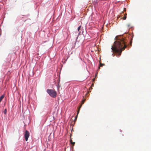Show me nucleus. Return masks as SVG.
Segmentation results:
<instances>
[{
  "instance_id": "9b49d317",
  "label": "nucleus",
  "mask_w": 151,
  "mask_h": 151,
  "mask_svg": "<svg viewBox=\"0 0 151 151\" xmlns=\"http://www.w3.org/2000/svg\"><path fill=\"white\" fill-rule=\"evenodd\" d=\"M81 26H79L78 28V31H79L81 28Z\"/></svg>"
},
{
  "instance_id": "f8f14e48",
  "label": "nucleus",
  "mask_w": 151,
  "mask_h": 151,
  "mask_svg": "<svg viewBox=\"0 0 151 151\" xmlns=\"http://www.w3.org/2000/svg\"><path fill=\"white\" fill-rule=\"evenodd\" d=\"M70 143H71L72 142V140L71 139H70Z\"/></svg>"
},
{
  "instance_id": "7ed1b4c3",
  "label": "nucleus",
  "mask_w": 151,
  "mask_h": 151,
  "mask_svg": "<svg viewBox=\"0 0 151 151\" xmlns=\"http://www.w3.org/2000/svg\"><path fill=\"white\" fill-rule=\"evenodd\" d=\"M29 136V132L27 131L26 130L25 132V133L24 134V137L25 138V139L26 141H27L28 139V138Z\"/></svg>"
},
{
  "instance_id": "f257e3e1",
  "label": "nucleus",
  "mask_w": 151,
  "mask_h": 151,
  "mask_svg": "<svg viewBox=\"0 0 151 151\" xmlns=\"http://www.w3.org/2000/svg\"><path fill=\"white\" fill-rule=\"evenodd\" d=\"M116 38L117 40L114 42V45L112 46L111 49L114 52L120 55L122 51L124 50L127 46V38L120 36H117Z\"/></svg>"
},
{
  "instance_id": "20e7f679",
  "label": "nucleus",
  "mask_w": 151,
  "mask_h": 151,
  "mask_svg": "<svg viewBox=\"0 0 151 151\" xmlns=\"http://www.w3.org/2000/svg\"><path fill=\"white\" fill-rule=\"evenodd\" d=\"M85 99H83L82 101V102H81V105L80 106H79V107L78 108V109H80V108L81 107L82 105L85 102Z\"/></svg>"
},
{
  "instance_id": "6e6552de",
  "label": "nucleus",
  "mask_w": 151,
  "mask_h": 151,
  "mask_svg": "<svg viewBox=\"0 0 151 151\" xmlns=\"http://www.w3.org/2000/svg\"><path fill=\"white\" fill-rule=\"evenodd\" d=\"M104 65V64L100 63V67H102Z\"/></svg>"
},
{
  "instance_id": "0eeeda50",
  "label": "nucleus",
  "mask_w": 151,
  "mask_h": 151,
  "mask_svg": "<svg viewBox=\"0 0 151 151\" xmlns=\"http://www.w3.org/2000/svg\"><path fill=\"white\" fill-rule=\"evenodd\" d=\"M79 111H80V109H78V111L77 112V115L75 117V119H77V116H78V113H79Z\"/></svg>"
},
{
  "instance_id": "39448f33",
  "label": "nucleus",
  "mask_w": 151,
  "mask_h": 151,
  "mask_svg": "<svg viewBox=\"0 0 151 151\" xmlns=\"http://www.w3.org/2000/svg\"><path fill=\"white\" fill-rule=\"evenodd\" d=\"M4 97V95H2L0 97V102L2 101V99Z\"/></svg>"
},
{
  "instance_id": "9d476101",
  "label": "nucleus",
  "mask_w": 151,
  "mask_h": 151,
  "mask_svg": "<svg viewBox=\"0 0 151 151\" xmlns=\"http://www.w3.org/2000/svg\"><path fill=\"white\" fill-rule=\"evenodd\" d=\"M7 113V110L6 109H5L4 111V113L5 114H6Z\"/></svg>"
},
{
  "instance_id": "423d86ee",
  "label": "nucleus",
  "mask_w": 151,
  "mask_h": 151,
  "mask_svg": "<svg viewBox=\"0 0 151 151\" xmlns=\"http://www.w3.org/2000/svg\"><path fill=\"white\" fill-rule=\"evenodd\" d=\"M127 14L126 13L125 14H124V16L122 18L123 19V20H125L127 18Z\"/></svg>"
},
{
  "instance_id": "1a4fd4ad",
  "label": "nucleus",
  "mask_w": 151,
  "mask_h": 151,
  "mask_svg": "<svg viewBox=\"0 0 151 151\" xmlns=\"http://www.w3.org/2000/svg\"><path fill=\"white\" fill-rule=\"evenodd\" d=\"M70 143L73 145V146H74V145H75V142H72L71 143Z\"/></svg>"
},
{
  "instance_id": "f03ea898",
  "label": "nucleus",
  "mask_w": 151,
  "mask_h": 151,
  "mask_svg": "<svg viewBox=\"0 0 151 151\" xmlns=\"http://www.w3.org/2000/svg\"><path fill=\"white\" fill-rule=\"evenodd\" d=\"M46 91L51 97L55 98L56 97L57 92L55 90L48 89Z\"/></svg>"
},
{
  "instance_id": "ddd939ff",
  "label": "nucleus",
  "mask_w": 151,
  "mask_h": 151,
  "mask_svg": "<svg viewBox=\"0 0 151 151\" xmlns=\"http://www.w3.org/2000/svg\"><path fill=\"white\" fill-rule=\"evenodd\" d=\"M130 45H131V44H132V41H130Z\"/></svg>"
}]
</instances>
